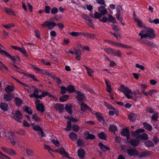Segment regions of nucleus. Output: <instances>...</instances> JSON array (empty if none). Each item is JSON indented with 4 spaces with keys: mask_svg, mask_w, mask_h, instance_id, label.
I'll return each instance as SVG.
<instances>
[{
    "mask_svg": "<svg viewBox=\"0 0 159 159\" xmlns=\"http://www.w3.org/2000/svg\"><path fill=\"white\" fill-rule=\"evenodd\" d=\"M110 43L111 44L114 45L116 46L119 47H123L124 48L126 49H132L131 47L130 46H127L124 44H122L120 43H116L114 41H111Z\"/></svg>",
    "mask_w": 159,
    "mask_h": 159,
    "instance_id": "ddd939ff",
    "label": "nucleus"
},
{
    "mask_svg": "<svg viewBox=\"0 0 159 159\" xmlns=\"http://www.w3.org/2000/svg\"><path fill=\"white\" fill-rule=\"evenodd\" d=\"M81 110L83 112L86 111L87 110H88L90 111L92 110L91 108L85 103L82 102L80 104Z\"/></svg>",
    "mask_w": 159,
    "mask_h": 159,
    "instance_id": "f3484780",
    "label": "nucleus"
},
{
    "mask_svg": "<svg viewBox=\"0 0 159 159\" xmlns=\"http://www.w3.org/2000/svg\"><path fill=\"white\" fill-rule=\"evenodd\" d=\"M14 101L16 105L18 107L20 106L23 104L22 100L18 98H15Z\"/></svg>",
    "mask_w": 159,
    "mask_h": 159,
    "instance_id": "bb28decb",
    "label": "nucleus"
},
{
    "mask_svg": "<svg viewBox=\"0 0 159 159\" xmlns=\"http://www.w3.org/2000/svg\"><path fill=\"white\" fill-rule=\"evenodd\" d=\"M33 129L35 131H38V133L39 134L41 135V137H43L45 136V134L43 131L42 128L39 126H34Z\"/></svg>",
    "mask_w": 159,
    "mask_h": 159,
    "instance_id": "9b49d317",
    "label": "nucleus"
},
{
    "mask_svg": "<svg viewBox=\"0 0 159 159\" xmlns=\"http://www.w3.org/2000/svg\"><path fill=\"white\" fill-rule=\"evenodd\" d=\"M127 153L130 156H137L139 154V152L135 149H128Z\"/></svg>",
    "mask_w": 159,
    "mask_h": 159,
    "instance_id": "f8f14e48",
    "label": "nucleus"
},
{
    "mask_svg": "<svg viewBox=\"0 0 159 159\" xmlns=\"http://www.w3.org/2000/svg\"><path fill=\"white\" fill-rule=\"evenodd\" d=\"M85 151L83 149H80L78 151V156L81 158H83L84 157Z\"/></svg>",
    "mask_w": 159,
    "mask_h": 159,
    "instance_id": "b1692460",
    "label": "nucleus"
},
{
    "mask_svg": "<svg viewBox=\"0 0 159 159\" xmlns=\"http://www.w3.org/2000/svg\"><path fill=\"white\" fill-rule=\"evenodd\" d=\"M145 145L148 147H152L154 145L152 141L148 140L146 141L145 143Z\"/></svg>",
    "mask_w": 159,
    "mask_h": 159,
    "instance_id": "3c124183",
    "label": "nucleus"
},
{
    "mask_svg": "<svg viewBox=\"0 0 159 159\" xmlns=\"http://www.w3.org/2000/svg\"><path fill=\"white\" fill-rule=\"evenodd\" d=\"M56 152L62 155L65 156L67 153V152H65L64 148H62L61 149H58L56 150Z\"/></svg>",
    "mask_w": 159,
    "mask_h": 159,
    "instance_id": "ea45409f",
    "label": "nucleus"
},
{
    "mask_svg": "<svg viewBox=\"0 0 159 159\" xmlns=\"http://www.w3.org/2000/svg\"><path fill=\"white\" fill-rule=\"evenodd\" d=\"M158 113L157 112L154 113L152 116V119L155 121H157L158 118Z\"/></svg>",
    "mask_w": 159,
    "mask_h": 159,
    "instance_id": "4d7b16f0",
    "label": "nucleus"
},
{
    "mask_svg": "<svg viewBox=\"0 0 159 159\" xmlns=\"http://www.w3.org/2000/svg\"><path fill=\"white\" fill-rule=\"evenodd\" d=\"M105 82L106 84L107 87L106 90L107 92L109 93H111V84L110 81L109 80H107V79H106L105 80Z\"/></svg>",
    "mask_w": 159,
    "mask_h": 159,
    "instance_id": "a878e982",
    "label": "nucleus"
},
{
    "mask_svg": "<svg viewBox=\"0 0 159 159\" xmlns=\"http://www.w3.org/2000/svg\"><path fill=\"white\" fill-rule=\"evenodd\" d=\"M14 94L8 93L4 95V98L6 101H9L14 98Z\"/></svg>",
    "mask_w": 159,
    "mask_h": 159,
    "instance_id": "dca6fc26",
    "label": "nucleus"
},
{
    "mask_svg": "<svg viewBox=\"0 0 159 159\" xmlns=\"http://www.w3.org/2000/svg\"><path fill=\"white\" fill-rule=\"evenodd\" d=\"M72 106L71 104L68 103L66 104L65 109L66 111L69 112V114H72Z\"/></svg>",
    "mask_w": 159,
    "mask_h": 159,
    "instance_id": "4be33fe9",
    "label": "nucleus"
},
{
    "mask_svg": "<svg viewBox=\"0 0 159 159\" xmlns=\"http://www.w3.org/2000/svg\"><path fill=\"white\" fill-rule=\"evenodd\" d=\"M41 25L43 26V28H44L45 26H47L48 29L50 30L57 25V24L53 21L47 20Z\"/></svg>",
    "mask_w": 159,
    "mask_h": 159,
    "instance_id": "20e7f679",
    "label": "nucleus"
},
{
    "mask_svg": "<svg viewBox=\"0 0 159 159\" xmlns=\"http://www.w3.org/2000/svg\"><path fill=\"white\" fill-rule=\"evenodd\" d=\"M15 135V132L12 131H6L4 132V137L7 139L9 140L13 139Z\"/></svg>",
    "mask_w": 159,
    "mask_h": 159,
    "instance_id": "9d476101",
    "label": "nucleus"
},
{
    "mask_svg": "<svg viewBox=\"0 0 159 159\" xmlns=\"http://www.w3.org/2000/svg\"><path fill=\"white\" fill-rule=\"evenodd\" d=\"M24 111L29 114H32L33 113L31 108L27 107H25L24 109Z\"/></svg>",
    "mask_w": 159,
    "mask_h": 159,
    "instance_id": "09e8293b",
    "label": "nucleus"
},
{
    "mask_svg": "<svg viewBox=\"0 0 159 159\" xmlns=\"http://www.w3.org/2000/svg\"><path fill=\"white\" fill-rule=\"evenodd\" d=\"M69 50L68 51H66V52L68 54L71 53L73 54H75L76 56V59L80 61V56L81 53L80 50Z\"/></svg>",
    "mask_w": 159,
    "mask_h": 159,
    "instance_id": "0eeeda50",
    "label": "nucleus"
},
{
    "mask_svg": "<svg viewBox=\"0 0 159 159\" xmlns=\"http://www.w3.org/2000/svg\"><path fill=\"white\" fill-rule=\"evenodd\" d=\"M75 92L78 94L76 98L78 101H81L84 98V94L83 93L78 91H76Z\"/></svg>",
    "mask_w": 159,
    "mask_h": 159,
    "instance_id": "412c9836",
    "label": "nucleus"
},
{
    "mask_svg": "<svg viewBox=\"0 0 159 159\" xmlns=\"http://www.w3.org/2000/svg\"><path fill=\"white\" fill-rule=\"evenodd\" d=\"M144 131V130L141 129H137L135 131H132L131 132V135L132 137L139 139L140 134L139 133H143Z\"/></svg>",
    "mask_w": 159,
    "mask_h": 159,
    "instance_id": "6e6552de",
    "label": "nucleus"
},
{
    "mask_svg": "<svg viewBox=\"0 0 159 159\" xmlns=\"http://www.w3.org/2000/svg\"><path fill=\"white\" fill-rule=\"evenodd\" d=\"M95 115L97 119L99 122L102 123L105 122L104 117L102 114L99 112H97Z\"/></svg>",
    "mask_w": 159,
    "mask_h": 159,
    "instance_id": "2eb2a0df",
    "label": "nucleus"
},
{
    "mask_svg": "<svg viewBox=\"0 0 159 159\" xmlns=\"http://www.w3.org/2000/svg\"><path fill=\"white\" fill-rule=\"evenodd\" d=\"M118 90L124 93L126 97L128 99H132L134 101H136V98H133L132 96V90L128 88L125 87L124 85H121L120 87L118 88Z\"/></svg>",
    "mask_w": 159,
    "mask_h": 159,
    "instance_id": "f257e3e1",
    "label": "nucleus"
},
{
    "mask_svg": "<svg viewBox=\"0 0 159 159\" xmlns=\"http://www.w3.org/2000/svg\"><path fill=\"white\" fill-rule=\"evenodd\" d=\"M15 25L13 23H10L6 25H3L2 26L6 29H9L10 28L15 26Z\"/></svg>",
    "mask_w": 159,
    "mask_h": 159,
    "instance_id": "6e6d98bb",
    "label": "nucleus"
},
{
    "mask_svg": "<svg viewBox=\"0 0 159 159\" xmlns=\"http://www.w3.org/2000/svg\"><path fill=\"white\" fill-rule=\"evenodd\" d=\"M132 145L134 147H136L139 143V141L135 139H133L129 141Z\"/></svg>",
    "mask_w": 159,
    "mask_h": 159,
    "instance_id": "4c0bfd02",
    "label": "nucleus"
},
{
    "mask_svg": "<svg viewBox=\"0 0 159 159\" xmlns=\"http://www.w3.org/2000/svg\"><path fill=\"white\" fill-rule=\"evenodd\" d=\"M42 94L39 95V98L40 99H42V98L47 96H48L49 97H54V96L53 95L50 94V93L48 92L43 91H42Z\"/></svg>",
    "mask_w": 159,
    "mask_h": 159,
    "instance_id": "aec40b11",
    "label": "nucleus"
},
{
    "mask_svg": "<svg viewBox=\"0 0 159 159\" xmlns=\"http://www.w3.org/2000/svg\"><path fill=\"white\" fill-rule=\"evenodd\" d=\"M85 138L86 139H95V136L93 134H90L88 131H86L85 134Z\"/></svg>",
    "mask_w": 159,
    "mask_h": 159,
    "instance_id": "5701e85b",
    "label": "nucleus"
},
{
    "mask_svg": "<svg viewBox=\"0 0 159 159\" xmlns=\"http://www.w3.org/2000/svg\"><path fill=\"white\" fill-rule=\"evenodd\" d=\"M26 152L27 155L29 157H32L34 155V152L33 150L27 148L26 149Z\"/></svg>",
    "mask_w": 159,
    "mask_h": 159,
    "instance_id": "f704fd0d",
    "label": "nucleus"
},
{
    "mask_svg": "<svg viewBox=\"0 0 159 159\" xmlns=\"http://www.w3.org/2000/svg\"><path fill=\"white\" fill-rule=\"evenodd\" d=\"M101 7H102V8H104L105 7L102 6H101V7L98 9L99 11L100 12V14H101V15H102H102H105L107 12V10L106 9H104L101 10V11H100V9Z\"/></svg>",
    "mask_w": 159,
    "mask_h": 159,
    "instance_id": "de8ad7c7",
    "label": "nucleus"
},
{
    "mask_svg": "<svg viewBox=\"0 0 159 159\" xmlns=\"http://www.w3.org/2000/svg\"><path fill=\"white\" fill-rule=\"evenodd\" d=\"M77 49L78 50L82 49V50H89V48L88 46H87L84 47H82L81 44L79 43L77 46Z\"/></svg>",
    "mask_w": 159,
    "mask_h": 159,
    "instance_id": "864d4df0",
    "label": "nucleus"
},
{
    "mask_svg": "<svg viewBox=\"0 0 159 159\" xmlns=\"http://www.w3.org/2000/svg\"><path fill=\"white\" fill-rule=\"evenodd\" d=\"M5 11L9 15L12 14L14 16H16V15L15 14L14 11L10 8H8L7 7L5 8Z\"/></svg>",
    "mask_w": 159,
    "mask_h": 159,
    "instance_id": "c756f323",
    "label": "nucleus"
},
{
    "mask_svg": "<svg viewBox=\"0 0 159 159\" xmlns=\"http://www.w3.org/2000/svg\"><path fill=\"white\" fill-rule=\"evenodd\" d=\"M79 127L76 125H73L72 127L73 130L75 132H78L79 130Z\"/></svg>",
    "mask_w": 159,
    "mask_h": 159,
    "instance_id": "bf43d9fd",
    "label": "nucleus"
},
{
    "mask_svg": "<svg viewBox=\"0 0 159 159\" xmlns=\"http://www.w3.org/2000/svg\"><path fill=\"white\" fill-rule=\"evenodd\" d=\"M60 87L61 88V93L62 94L65 93L67 91V88L64 86Z\"/></svg>",
    "mask_w": 159,
    "mask_h": 159,
    "instance_id": "5fc2aeb1",
    "label": "nucleus"
},
{
    "mask_svg": "<svg viewBox=\"0 0 159 159\" xmlns=\"http://www.w3.org/2000/svg\"><path fill=\"white\" fill-rule=\"evenodd\" d=\"M58 10L57 7H54L51 10V13L53 14L56 13L57 12Z\"/></svg>",
    "mask_w": 159,
    "mask_h": 159,
    "instance_id": "338daca9",
    "label": "nucleus"
},
{
    "mask_svg": "<svg viewBox=\"0 0 159 159\" xmlns=\"http://www.w3.org/2000/svg\"><path fill=\"white\" fill-rule=\"evenodd\" d=\"M146 33L144 35L140 34L141 35V36H142V37H144L145 38L148 37L152 38H154L156 37L154 31L152 28H147L146 30Z\"/></svg>",
    "mask_w": 159,
    "mask_h": 159,
    "instance_id": "7ed1b4c3",
    "label": "nucleus"
},
{
    "mask_svg": "<svg viewBox=\"0 0 159 159\" xmlns=\"http://www.w3.org/2000/svg\"><path fill=\"white\" fill-rule=\"evenodd\" d=\"M111 33L117 39H121V36L120 35V34L119 33H117L116 34L112 33V32H111Z\"/></svg>",
    "mask_w": 159,
    "mask_h": 159,
    "instance_id": "680f3d73",
    "label": "nucleus"
},
{
    "mask_svg": "<svg viewBox=\"0 0 159 159\" xmlns=\"http://www.w3.org/2000/svg\"><path fill=\"white\" fill-rule=\"evenodd\" d=\"M109 130L110 131H111L114 133H115L117 131V127L113 125H110L109 126Z\"/></svg>",
    "mask_w": 159,
    "mask_h": 159,
    "instance_id": "a19ab883",
    "label": "nucleus"
},
{
    "mask_svg": "<svg viewBox=\"0 0 159 159\" xmlns=\"http://www.w3.org/2000/svg\"><path fill=\"white\" fill-rule=\"evenodd\" d=\"M31 66L37 73L41 74L42 75H48L49 73L46 70H42L35 66L34 65H32Z\"/></svg>",
    "mask_w": 159,
    "mask_h": 159,
    "instance_id": "423d86ee",
    "label": "nucleus"
},
{
    "mask_svg": "<svg viewBox=\"0 0 159 159\" xmlns=\"http://www.w3.org/2000/svg\"><path fill=\"white\" fill-rule=\"evenodd\" d=\"M98 137L101 139H106L107 137L106 135L104 132H102L98 134Z\"/></svg>",
    "mask_w": 159,
    "mask_h": 159,
    "instance_id": "37998d69",
    "label": "nucleus"
},
{
    "mask_svg": "<svg viewBox=\"0 0 159 159\" xmlns=\"http://www.w3.org/2000/svg\"><path fill=\"white\" fill-rule=\"evenodd\" d=\"M107 52H110L112 56H117L120 57L121 53L119 50H106Z\"/></svg>",
    "mask_w": 159,
    "mask_h": 159,
    "instance_id": "4468645a",
    "label": "nucleus"
},
{
    "mask_svg": "<svg viewBox=\"0 0 159 159\" xmlns=\"http://www.w3.org/2000/svg\"><path fill=\"white\" fill-rule=\"evenodd\" d=\"M69 96L67 95H65L61 97L60 98L59 100L61 102H64L66 101L68 99Z\"/></svg>",
    "mask_w": 159,
    "mask_h": 159,
    "instance_id": "e433bc0d",
    "label": "nucleus"
},
{
    "mask_svg": "<svg viewBox=\"0 0 159 159\" xmlns=\"http://www.w3.org/2000/svg\"><path fill=\"white\" fill-rule=\"evenodd\" d=\"M22 85L23 86L24 88L27 90L28 93H31V91L30 90V88L29 86L24 83H23Z\"/></svg>",
    "mask_w": 159,
    "mask_h": 159,
    "instance_id": "13d9d810",
    "label": "nucleus"
},
{
    "mask_svg": "<svg viewBox=\"0 0 159 159\" xmlns=\"http://www.w3.org/2000/svg\"><path fill=\"white\" fill-rule=\"evenodd\" d=\"M0 53L2 55L5 56L7 58H10L13 61V63H15V61L20 63V60L19 56L17 55H15L14 56H11L7 52L4 50H0Z\"/></svg>",
    "mask_w": 159,
    "mask_h": 159,
    "instance_id": "f03ea898",
    "label": "nucleus"
},
{
    "mask_svg": "<svg viewBox=\"0 0 159 159\" xmlns=\"http://www.w3.org/2000/svg\"><path fill=\"white\" fill-rule=\"evenodd\" d=\"M0 107L1 109L4 111H7L8 109V105L6 103H1L0 104Z\"/></svg>",
    "mask_w": 159,
    "mask_h": 159,
    "instance_id": "7c9ffc66",
    "label": "nucleus"
},
{
    "mask_svg": "<svg viewBox=\"0 0 159 159\" xmlns=\"http://www.w3.org/2000/svg\"><path fill=\"white\" fill-rule=\"evenodd\" d=\"M157 93V91L154 89H151L148 92V94L152 97H156V94Z\"/></svg>",
    "mask_w": 159,
    "mask_h": 159,
    "instance_id": "72a5a7b5",
    "label": "nucleus"
},
{
    "mask_svg": "<svg viewBox=\"0 0 159 159\" xmlns=\"http://www.w3.org/2000/svg\"><path fill=\"white\" fill-rule=\"evenodd\" d=\"M77 135L74 132H71L70 134L69 138L70 139L75 140L77 139Z\"/></svg>",
    "mask_w": 159,
    "mask_h": 159,
    "instance_id": "c03bdc74",
    "label": "nucleus"
},
{
    "mask_svg": "<svg viewBox=\"0 0 159 159\" xmlns=\"http://www.w3.org/2000/svg\"><path fill=\"white\" fill-rule=\"evenodd\" d=\"M32 87L35 89L34 90V92L29 95L30 97L31 98H35L37 99L39 98V89L37 88H35L34 86H32Z\"/></svg>",
    "mask_w": 159,
    "mask_h": 159,
    "instance_id": "1a4fd4ad",
    "label": "nucleus"
},
{
    "mask_svg": "<svg viewBox=\"0 0 159 159\" xmlns=\"http://www.w3.org/2000/svg\"><path fill=\"white\" fill-rule=\"evenodd\" d=\"M32 119L36 122H39L41 121V118L39 117L36 114H34L32 115Z\"/></svg>",
    "mask_w": 159,
    "mask_h": 159,
    "instance_id": "79ce46f5",
    "label": "nucleus"
},
{
    "mask_svg": "<svg viewBox=\"0 0 159 159\" xmlns=\"http://www.w3.org/2000/svg\"><path fill=\"white\" fill-rule=\"evenodd\" d=\"M144 127L147 130L151 131L152 129V127L151 125L146 122L143 123Z\"/></svg>",
    "mask_w": 159,
    "mask_h": 159,
    "instance_id": "473e14b6",
    "label": "nucleus"
},
{
    "mask_svg": "<svg viewBox=\"0 0 159 159\" xmlns=\"http://www.w3.org/2000/svg\"><path fill=\"white\" fill-rule=\"evenodd\" d=\"M53 107L56 109L59 110L62 107V105L59 103H57L54 104Z\"/></svg>",
    "mask_w": 159,
    "mask_h": 159,
    "instance_id": "e2e57ef3",
    "label": "nucleus"
},
{
    "mask_svg": "<svg viewBox=\"0 0 159 159\" xmlns=\"http://www.w3.org/2000/svg\"><path fill=\"white\" fill-rule=\"evenodd\" d=\"M36 109L41 113H43L45 111V108L43 104L41 103L36 106Z\"/></svg>",
    "mask_w": 159,
    "mask_h": 159,
    "instance_id": "6ab92c4d",
    "label": "nucleus"
},
{
    "mask_svg": "<svg viewBox=\"0 0 159 159\" xmlns=\"http://www.w3.org/2000/svg\"><path fill=\"white\" fill-rule=\"evenodd\" d=\"M122 10V7L121 6H118L117 9V13L116 14V17H120V11Z\"/></svg>",
    "mask_w": 159,
    "mask_h": 159,
    "instance_id": "052dcab7",
    "label": "nucleus"
},
{
    "mask_svg": "<svg viewBox=\"0 0 159 159\" xmlns=\"http://www.w3.org/2000/svg\"><path fill=\"white\" fill-rule=\"evenodd\" d=\"M7 153L11 156L16 155V152L13 149H9Z\"/></svg>",
    "mask_w": 159,
    "mask_h": 159,
    "instance_id": "603ef678",
    "label": "nucleus"
},
{
    "mask_svg": "<svg viewBox=\"0 0 159 159\" xmlns=\"http://www.w3.org/2000/svg\"><path fill=\"white\" fill-rule=\"evenodd\" d=\"M69 34L73 36H80V33L78 32H73L69 33Z\"/></svg>",
    "mask_w": 159,
    "mask_h": 159,
    "instance_id": "774afa93",
    "label": "nucleus"
},
{
    "mask_svg": "<svg viewBox=\"0 0 159 159\" xmlns=\"http://www.w3.org/2000/svg\"><path fill=\"white\" fill-rule=\"evenodd\" d=\"M134 19L135 20V21L138 23V25L139 27H143V23L141 20L139 19H137L134 18Z\"/></svg>",
    "mask_w": 159,
    "mask_h": 159,
    "instance_id": "a18cd8bd",
    "label": "nucleus"
},
{
    "mask_svg": "<svg viewBox=\"0 0 159 159\" xmlns=\"http://www.w3.org/2000/svg\"><path fill=\"white\" fill-rule=\"evenodd\" d=\"M71 126L72 125L71 122L68 121L67 122V126L66 129V130L67 131H70L71 128Z\"/></svg>",
    "mask_w": 159,
    "mask_h": 159,
    "instance_id": "0e129e2a",
    "label": "nucleus"
},
{
    "mask_svg": "<svg viewBox=\"0 0 159 159\" xmlns=\"http://www.w3.org/2000/svg\"><path fill=\"white\" fill-rule=\"evenodd\" d=\"M137 116L135 113H132L128 116V119L130 121H134L136 119Z\"/></svg>",
    "mask_w": 159,
    "mask_h": 159,
    "instance_id": "c85d7f7f",
    "label": "nucleus"
},
{
    "mask_svg": "<svg viewBox=\"0 0 159 159\" xmlns=\"http://www.w3.org/2000/svg\"><path fill=\"white\" fill-rule=\"evenodd\" d=\"M22 73L25 76H26L28 77L31 78L34 81L39 82V80L37 79L36 76L34 75H32L31 74H26L24 73Z\"/></svg>",
    "mask_w": 159,
    "mask_h": 159,
    "instance_id": "cd10ccee",
    "label": "nucleus"
},
{
    "mask_svg": "<svg viewBox=\"0 0 159 159\" xmlns=\"http://www.w3.org/2000/svg\"><path fill=\"white\" fill-rule=\"evenodd\" d=\"M121 134L122 135L126 136L127 139H129L130 137L129 132L127 128L123 129L121 131Z\"/></svg>",
    "mask_w": 159,
    "mask_h": 159,
    "instance_id": "a211bd4d",
    "label": "nucleus"
},
{
    "mask_svg": "<svg viewBox=\"0 0 159 159\" xmlns=\"http://www.w3.org/2000/svg\"><path fill=\"white\" fill-rule=\"evenodd\" d=\"M142 42L144 44H146L148 45L151 46L152 47H154L155 46V45L153 43H151L150 42L147 41V40H142Z\"/></svg>",
    "mask_w": 159,
    "mask_h": 159,
    "instance_id": "49530a36",
    "label": "nucleus"
},
{
    "mask_svg": "<svg viewBox=\"0 0 159 159\" xmlns=\"http://www.w3.org/2000/svg\"><path fill=\"white\" fill-rule=\"evenodd\" d=\"M98 145L101 150L103 151H105L107 150H109V148L106 145H104L101 142H99Z\"/></svg>",
    "mask_w": 159,
    "mask_h": 159,
    "instance_id": "393cba45",
    "label": "nucleus"
},
{
    "mask_svg": "<svg viewBox=\"0 0 159 159\" xmlns=\"http://www.w3.org/2000/svg\"><path fill=\"white\" fill-rule=\"evenodd\" d=\"M13 118L19 122L21 123L22 119V115L20 110L16 111L15 114H13Z\"/></svg>",
    "mask_w": 159,
    "mask_h": 159,
    "instance_id": "39448f33",
    "label": "nucleus"
},
{
    "mask_svg": "<svg viewBox=\"0 0 159 159\" xmlns=\"http://www.w3.org/2000/svg\"><path fill=\"white\" fill-rule=\"evenodd\" d=\"M85 68L87 70V72L88 75L90 76H92L94 72L93 70L87 67H85Z\"/></svg>",
    "mask_w": 159,
    "mask_h": 159,
    "instance_id": "8fccbe9b",
    "label": "nucleus"
},
{
    "mask_svg": "<svg viewBox=\"0 0 159 159\" xmlns=\"http://www.w3.org/2000/svg\"><path fill=\"white\" fill-rule=\"evenodd\" d=\"M148 139V135L146 133H143L141 135H140L139 137V139L142 140H146Z\"/></svg>",
    "mask_w": 159,
    "mask_h": 159,
    "instance_id": "c9c22d12",
    "label": "nucleus"
},
{
    "mask_svg": "<svg viewBox=\"0 0 159 159\" xmlns=\"http://www.w3.org/2000/svg\"><path fill=\"white\" fill-rule=\"evenodd\" d=\"M14 89V87L11 85H8L5 88V90L7 92L10 93Z\"/></svg>",
    "mask_w": 159,
    "mask_h": 159,
    "instance_id": "2f4dec72",
    "label": "nucleus"
},
{
    "mask_svg": "<svg viewBox=\"0 0 159 159\" xmlns=\"http://www.w3.org/2000/svg\"><path fill=\"white\" fill-rule=\"evenodd\" d=\"M67 91L69 93H73L74 92H75V89L73 86L71 85H69L67 86Z\"/></svg>",
    "mask_w": 159,
    "mask_h": 159,
    "instance_id": "58836bf2",
    "label": "nucleus"
},
{
    "mask_svg": "<svg viewBox=\"0 0 159 159\" xmlns=\"http://www.w3.org/2000/svg\"><path fill=\"white\" fill-rule=\"evenodd\" d=\"M51 8L49 6H46L44 10L45 12L47 14H49L50 12Z\"/></svg>",
    "mask_w": 159,
    "mask_h": 159,
    "instance_id": "69168bd1",
    "label": "nucleus"
}]
</instances>
